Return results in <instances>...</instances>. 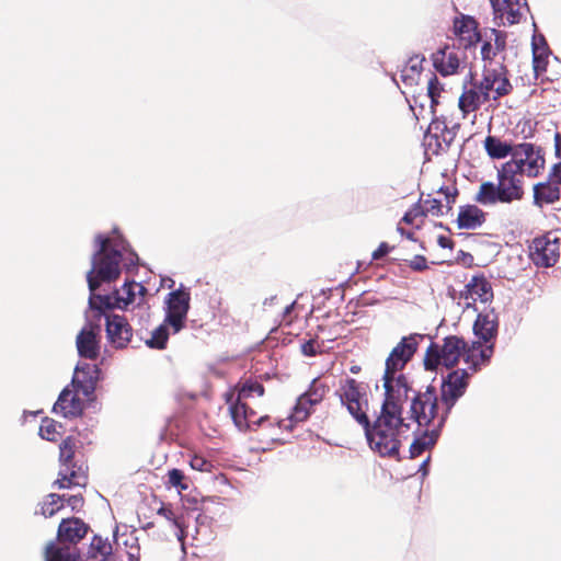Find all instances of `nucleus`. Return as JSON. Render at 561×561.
<instances>
[{
	"instance_id": "f257e3e1",
	"label": "nucleus",
	"mask_w": 561,
	"mask_h": 561,
	"mask_svg": "<svg viewBox=\"0 0 561 561\" xmlns=\"http://www.w3.org/2000/svg\"><path fill=\"white\" fill-rule=\"evenodd\" d=\"M96 252L92 257V267L87 274L91 291L89 304L93 309L117 308L127 309L137 304V307L147 312L148 307L141 305L146 288L136 282H126L112 295H98L96 288L102 282L115 280L121 272L135 267L138 256L124 242L116 232L112 237L98 234L95 237Z\"/></svg>"
},
{
	"instance_id": "f03ea898",
	"label": "nucleus",
	"mask_w": 561,
	"mask_h": 561,
	"mask_svg": "<svg viewBox=\"0 0 561 561\" xmlns=\"http://www.w3.org/2000/svg\"><path fill=\"white\" fill-rule=\"evenodd\" d=\"M405 399L402 386L390 388L375 424L371 427L369 423L363 426L369 447L382 457H397L402 442L413 433L412 424L401 416Z\"/></svg>"
},
{
	"instance_id": "7ed1b4c3",
	"label": "nucleus",
	"mask_w": 561,
	"mask_h": 561,
	"mask_svg": "<svg viewBox=\"0 0 561 561\" xmlns=\"http://www.w3.org/2000/svg\"><path fill=\"white\" fill-rule=\"evenodd\" d=\"M469 374L465 369H457L447 375L442 383V404L434 388L428 387L424 392L414 397L410 412L412 425L427 426L437 420L440 427L456 401L465 393L468 386Z\"/></svg>"
},
{
	"instance_id": "20e7f679",
	"label": "nucleus",
	"mask_w": 561,
	"mask_h": 561,
	"mask_svg": "<svg viewBox=\"0 0 561 561\" xmlns=\"http://www.w3.org/2000/svg\"><path fill=\"white\" fill-rule=\"evenodd\" d=\"M493 354V345H482L472 342L470 345L462 337L450 335L443 340V344L432 343L424 356L426 370H437L440 366L450 368L462 360L469 375L489 363Z\"/></svg>"
},
{
	"instance_id": "39448f33",
	"label": "nucleus",
	"mask_w": 561,
	"mask_h": 561,
	"mask_svg": "<svg viewBox=\"0 0 561 561\" xmlns=\"http://www.w3.org/2000/svg\"><path fill=\"white\" fill-rule=\"evenodd\" d=\"M497 183L483 182L477 194L476 202L490 206L497 203L511 204L520 201L524 196V180L514 171L502 164L496 170Z\"/></svg>"
},
{
	"instance_id": "423d86ee",
	"label": "nucleus",
	"mask_w": 561,
	"mask_h": 561,
	"mask_svg": "<svg viewBox=\"0 0 561 561\" xmlns=\"http://www.w3.org/2000/svg\"><path fill=\"white\" fill-rule=\"evenodd\" d=\"M424 337L421 334H411L402 337L399 344L391 351L387 360L383 374L385 396L390 393V388L402 386L404 389V398H408L409 387L405 377L400 374L408 362L412 358L417 350L420 341Z\"/></svg>"
},
{
	"instance_id": "0eeeda50",
	"label": "nucleus",
	"mask_w": 561,
	"mask_h": 561,
	"mask_svg": "<svg viewBox=\"0 0 561 561\" xmlns=\"http://www.w3.org/2000/svg\"><path fill=\"white\" fill-rule=\"evenodd\" d=\"M264 388L257 382H247L237 392L231 393L227 402L229 403V412L233 423L240 431L251 428L252 425H259L263 422L264 416L255 417L254 410L250 407L249 400L254 397H262Z\"/></svg>"
},
{
	"instance_id": "6e6552de",
	"label": "nucleus",
	"mask_w": 561,
	"mask_h": 561,
	"mask_svg": "<svg viewBox=\"0 0 561 561\" xmlns=\"http://www.w3.org/2000/svg\"><path fill=\"white\" fill-rule=\"evenodd\" d=\"M337 394L342 404L346 407L350 414L358 422V424L367 426L368 398L366 386L355 379L347 378L341 382Z\"/></svg>"
},
{
	"instance_id": "1a4fd4ad",
	"label": "nucleus",
	"mask_w": 561,
	"mask_h": 561,
	"mask_svg": "<svg viewBox=\"0 0 561 561\" xmlns=\"http://www.w3.org/2000/svg\"><path fill=\"white\" fill-rule=\"evenodd\" d=\"M504 164L522 178H536L545 167V158L539 148L524 142L515 146L511 159Z\"/></svg>"
},
{
	"instance_id": "9d476101",
	"label": "nucleus",
	"mask_w": 561,
	"mask_h": 561,
	"mask_svg": "<svg viewBox=\"0 0 561 561\" xmlns=\"http://www.w3.org/2000/svg\"><path fill=\"white\" fill-rule=\"evenodd\" d=\"M191 293L184 286L169 293L164 300V320L170 324L173 334L184 327L190 310Z\"/></svg>"
},
{
	"instance_id": "9b49d317",
	"label": "nucleus",
	"mask_w": 561,
	"mask_h": 561,
	"mask_svg": "<svg viewBox=\"0 0 561 561\" xmlns=\"http://www.w3.org/2000/svg\"><path fill=\"white\" fill-rule=\"evenodd\" d=\"M474 82L491 103H496L502 96L507 95L512 91L506 69L501 64L494 67L484 66L481 79H474Z\"/></svg>"
},
{
	"instance_id": "f8f14e48",
	"label": "nucleus",
	"mask_w": 561,
	"mask_h": 561,
	"mask_svg": "<svg viewBox=\"0 0 561 561\" xmlns=\"http://www.w3.org/2000/svg\"><path fill=\"white\" fill-rule=\"evenodd\" d=\"M75 448L76 444L71 437L64 439L59 446V460L61 466L56 483H58L60 489L70 488L72 485L83 486L87 482V477L81 468L76 470L72 463Z\"/></svg>"
},
{
	"instance_id": "ddd939ff",
	"label": "nucleus",
	"mask_w": 561,
	"mask_h": 561,
	"mask_svg": "<svg viewBox=\"0 0 561 561\" xmlns=\"http://www.w3.org/2000/svg\"><path fill=\"white\" fill-rule=\"evenodd\" d=\"M325 393V387L318 385L314 380L308 391L302 393L293 410V413L286 420H280L278 426L285 430H291L293 423L305 421L309 414L310 409L314 404L321 402Z\"/></svg>"
},
{
	"instance_id": "4468645a",
	"label": "nucleus",
	"mask_w": 561,
	"mask_h": 561,
	"mask_svg": "<svg viewBox=\"0 0 561 561\" xmlns=\"http://www.w3.org/2000/svg\"><path fill=\"white\" fill-rule=\"evenodd\" d=\"M530 255L538 266H553L560 255V241L553 232L536 238L530 245Z\"/></svg>"
},
{
	"instance_id": "2eb2a0df",
	"label": "nucleus",
	"mask_w": 561,
	"mask_h": 561,
	"mask_svg": "<svg viewBox=\"0 0 561 561\" xmlns=\"http://www.w3.org/2000/svg\"><path fill=\"white\" fill-rule=\"evenodd\" d=\"M433 65L442 76H453L466 67L465 54L455 47H444L433 55Z\"/></svg>"
},
{
	"instance_id": "dca6fc26",
	"label": "nucleus",
	"mask_w": 561,
	"mask_h": 561,
	"mask_svg": "<svg viewBox=\"0 0 561 561\" xmlns=\"http://www.w3.org/2000/svg\"><path fill=\"white\" fill-rule=\"evenodd\" d=\"M491 103L485 94L474 82L472 73H470V83L463 84L462 92L458 98V108L462 117L466 118L470 114H474L482 105ZM476 115H473V118Z\"/></svg>"
},
{
	"instance_id": "f3484780",
	"label": "nucleus",
	"mask_w": 561,
	"mask_h": 561,
	"mask_svg": "<svg viewBox=\"0 0 561 561\" xmlns=\"http://www.w3.org/2000/svg\"><path fill=\"white\" fill-rule=\"evenodd\" d=\"M453 32L459 46L466 49L476 45L481 39V35L478 31V22L470 15L459 14L456 16L453 24Z\"/></svg>"
},
{
	"instance_id": "a211bd4d",
	"label": "nucleus",
	"mask_w": 561,
	"mask_h": 561,
	"mask_svg": "<svg viewBox=\"0 0 561 561\" xmlns=\"http://www.w3.org/2000/svg\"><path fill=\"white\" fill-rule=\"evenodd\" d=\"M106 335L116 348L125 347L131 340L133 331L128 321L119 314L106 316Z\"/></svg>"
},
{
	"instance_id": "6ab92c4d",
	"label": "nucleus",
	"mask_w": 561,
	"mask_h": 561,
	"mask_svg": "<svg viewBox=\"0 0 561 561\" xmlns=\"http://www.w3.org/2000/svg\"><path fill=\"white\" fill-rule=\"evenodd\" d=\"M98 379L99 369L95 365L79 364L75 369L72 387L89 398L95 390Z\"/></svg>"
},
{
	"instance_id": "aec40b11",
	"label": "nucleus",
	"mask_w": 561,
	"mask_h": 561,
	"mask_svg": "<svg viewBox=\"0 0 561 561\" xmlns=\"http://www.w3.org/2000/svg\"><path fill=\"white\" fill-rule=\"evenodd\" d=\"M79 392L80 391H77L76 388H65L59 394L57 402L54 404L53 411L64 417H75L80 415L84 405L78 396Z\"/></svg>"
},
{
	"instance_id": "412c9836",
	"label": "nucleus",
	"mask_w": 561,
	"mask_h": 561,
	"mask_svg": "<svg viewBox=\"0 0 561 561\" xmlns=\"http://www.w3.org/2000/svg\"><path fill=\"white\" fill-rule=\"evenodd\" d=\"M99 328L91 324L85 325L77 336V348L79 355L94 359L99 354Z\"/></svg>"
},
{
	"instance_id": "4be33fe9",
	"label": "nucleus",
	"mask_w": 561,
	"mask_h": 561,
	"mask_svg": "<svg viewBox=\"0 0 561 561\" xmlns=\"http://www.w3.org/2000/svg\"><path fill=\"white\" fill-rule=\"evenodd\" d=\"M466 306L469 307L476 301L488 302L492 299L493 293L490 283L484 277H472L466 285L462 293Z\"/></svg>"
},
{
	"instance_id": "5701e85b",
	"label": "nucleus",
	"mask_w": 561,
	"mask_h": 561,
	"mask_svg": "<svg viewBox=\"0 0 561 561\" xmlns=\"http://www.w3.org/2000/svg\"><path fill=\"white\" fill-rule=\"evenodd\" d=\"M490 2L494 12L508 24L519 22L523 16L525 3L520 0H490Z\"/></svg>"
},
{
	"instance_id": "b1692460",
	"label": "nucleus",
	"mask_w": 561,
	"mask_h": 561,
	"mask_svg": "<svg viewBox=\"0 0 561 561\" xmlns=\"http://www.w3.org/2000/svg\"><path fill=\"white\" fill-rule=\"evenodd\" d=\"M88 531V526L79 518L62 519L58 528L60 542L76 543L81 540Z\"/></svg>"
},
{
	"instance_id": "393cba45",
	"label": "nucleus",
	"mask_w": 561,
	"mask_h": 561,
	"mask_svg": "<svg viewBox=\"0 0 561 561\" xmlns=\"http://www.w3.org/2000/svg\"><path fill=\"white\" fill-rule=\"evenodd\" d=\"M560 199L559 184L542 182L534 186V204L538 207L550 205Z\"/></svg>"
},
{
	"instance_id": "a878e982",
	"label": "nucleus",
	"mask_w": 561,
	"mask_h": 561,
	"mask_svg": "<svg viewBox=\"0 0 561 561\" xmlns=\"http://www.w3.org/2000/svg\"><path fill=\"white\" fill-rule=\"evenodd\" d=\"M497 322L493 313H479L473 325L474 334L484 343H489L496 334ZM488 345V344H484Z\"/></svg>"
},
{
	"instance_id": "bb28decb",
	"label": "nucleus",
	"mask_w": 561,
	"mask_h": 561,
	"mask_svg": "<svg viewBox=\"0 0 561 561\" xmlns=\"http://www.w3.org/2000/svg\"><path fill=\"white\" fill-rule=\"evenodd\" d=\"M485 220L484 213L474 205L461 207L458 214L457 222L461 229H476Z\"/></svg>"
},
{
	"instance_id": "cd10ccee",
	"label": "nucleus",
	"mask_w": 561,
	"mask_h": 561,
	"mask_svg": "<svg viewBox=\"0 0 561 561\" xmlns=\"http://www.w3.org/2000/svg\"><path fill=\"white\" fill-rule=\"evenodd\" d=\"M483 148L491 159H504L512 157L515 146L495 136H488L483 141Z\"/></svg>"
},
{
	"instance_id": "c85d7f7f",
	"label": "nucleus",
	"mask_w": 561,
	"mask_h": 561,
	"mask_svg": "<svg viewBox=\"0 0 561 561\" xmlns=\"http://www.w3.org/2000/svg\"><path fill=\"white\" fill-rule=\"evenodd\" d=\"M39 436L49 442H57L62 434V426L55 420L45 417L39 426Z\"/></svg>"
},
{
	"instance_id": "c756f323",
	"label": "nucleus",
	"mask_w": 561,
	"mask_h": 561,
	"mask_svg": "<svg viewBox=\"0 0 561 561\" xmlns=\"http://www.w3.org/2000/svg\"><path fill=\"white\" fill-rule=\"evenodd\" d=\"M64 496L54 493L48 494L39 504V513L44 517H51L64 507Z\"/></svg>"
},
{
	"instance_id": "7c9ffc66",
	"label": "nucleus",
	"mask_w": 561,
	"mask_h": 561,
	"mask_svg": "<svg viewBox=\"0 0 561 561\" xmlns=\"http://www.w3.org/2000/svg\"><path fill=\"white\" fill-rule=\"evenodd\" d=\"M437 438V433L432 431L416 437L410 446V455L412 458L420 456L424 450L431 448Z\"/></svg>"
},
{
	"instance_id": "2f4dec72",
	"label": "nucleus",
	"mask_w": 561,
	"mask_h": 561,
	"mask_svg": "<svg viewBox=\"0 0 561 561\" xmlns=\"http://www.w3.org/2000/svg\"><path fill=\"white\" fill-rule=\"evenodd\" d=\"M170 324L164 320L151 334V337L146 341V344L151 348L162 350L167 345L169 339Z\"/></svg>"
},
{
	"instance_id": "473e14b6",
	"label": "nucleus",
	"mask_w": 561,
	"mask_h": 561,
	"mask_svg": "<svg viewBox=\"0 0 561 561\" xmlns=\"http://www.w3.org/2000/svg\"><path fill=\"white\" fill-rule=\"evenodd\" d=\"M45 561H76V558L70 548L51 542L46 548Z\"/></svg>"
},
{
	"instance_id": "72a5a7b5",
	"label": "nucleus",
	"mask_w": 561,
	"mask_h": 561,
	"mask_svg": "<svg viewBox=\"0 0 561 561\" xmlns=\"http://www.w3.org/2000/svg\"><path fill=\"white\" fill-rule=\"evenodd\" d=\"M112 552V546L107 539L100 536H94L90 545V556L92 558L107 557Z\"/></svg>"
},
{
	"instance_id": "f704fd0d",
	"label": "nucleus",
	"mask_w": 561,
	"mask_h": 561,
	"mask_svg": "<svg viewBox=\"0 0 561 561\" xmlns=\"http://www.w3.org/2000/svg\"><path fill=\"white\" fill-rule=\"evenodd\" d=\"M410 66L405 67L401 71V78L403 81L408 82L409 84L416 83L419 80V77L421 75V60L412 59L410 61Z\"/></svg>"
},
{
	"instance_id": "c9c22d12",
	"label": "nucleus",
	"mask_w": 561,
	"mask_h": 561,
	"mask_svg": "<svg viewBox=\"0 0 561 561\" xmlns=\"http://www.w3.org/2000/svg\"><path fill=\"white\" fill-rule=\"evenodd\" d=\"M443 204L436 198H426L422 202L421 211L425 215L440 216L443 215Z\"/></svg>"
},
{
	"instance_id": "e433bc0d",
	"label": "nucleus",
	"mask_w": 561,
	"mask_h": 561,
	"mask_svg": "<svg viewBox=\"0 0 561 561\" xmlns=\"http://www.w3.org/2000/svg\"><path fill=\"white\" fill-rule=\"evenodd\" d=\"M158 514L162 517H164L165 519L172 522L174 524L175 527L179 528V533H178V539L180 541L183 540L184 536H185V533H184V529L182 527V524L181 522L176 518L174 512L172 511L171 507L169 506H161L159 510H158Z\"/></svg>"
},
{
	"instance_id": "4c0bfd02",
	"label": "nucleus",
	"mask_w": 561,
	"mask_h": 561,
	"mask_svg": "<svg viewBox=\"0 0 561 561\" xmlns=\"http://www.w3.org/2000/svg\"><path fill=\"white\" fill-rule=\"evenodd\" d=\"M444 92L442 84L436 77H431L427 80V94L431 99L432 105L438 104V99Z\"/></svg>"
},
{
	"instance_id": "58836bf2",
	"label": "nucleus",
	"mask_w": 561,
	"mask_h": 561,
	"mask_svg": "<svg viewBox=\"0 0 561 561\" xmlns=\"http://www.w3.org/2000/svg\"><path fill=\"white\" fill-rule=\"evenodd\" d=\"M184 473L179 469H172L168 472V482L171 486L178 489L179 493L186 490L188 485L184 483Z\"/></svg>"
},
{
	"instance_id": "ea45409f",
	"label": "nucleus",
	"mask_w": 561,
	"mask_h": 561,
	"mask_svg": "<svg viewBox=\"0 0 561 561\" xmlns=\"http://www.w3.org/2000/svg\"><path fill=\"white\" fill-rule=\"evenodd\" d=\"M545 48H540L534 43V68L536 71L543 70L546 67V61L543 58Z\"/></svg>"
},
{
	"instance_id": "a19ab883",
	"label": "nucleus",
	"mask_w": 561,
	"mask_h": 561,
	"mask_svg": "<svg viewBox=\"0 0 561 561\" xmlns=\"http://www.w3.org/2000/svg\"><path fill=\"white\" fill-rule=\"evenodd\" d=\"M496 55H497V51L492 46V42L486 41L482 44L481 57H482L483 61H492Z\"/></svg>"
},
{
	"instance_id": "79ce46f5",
	"label": "nucleus",
	"mask_w": 561,
	"mask_h": 561,
	"mask_svg": "<svg viewBox=\"0 0 561 561\" xmlns=\"http://www.w3.org/2000/svg\"><path fill=\"white\" fill-rule=\"evenodd\" d=\"M190 465H191L192 469L197 470V471H209V469H210V463L205 458H203L201 456H194L191 459Z\"/></svg>"
},
{
	"instance_id": "37998d69",
	"label": "nucleus",
	"mask_w": 561,
	"mask_h": 561,
	"mask_svg": "<svg viewBox=\"0 0 561 561\" xmlns=\"http://www.w3.org/2000/svg\"><path fill=\"white\" fill-rule=\"evenodd\" d=\"M318 347H319L318 343L314 342L313 340H310L302 344L301 352L306 356H313L317 354Z\"/></svg>"
},
{
	"instance_id": "c03bdc74",
	"label": "nucleus",
	"mask_w": 561,
	"mask_h": 561,
	"mask_svg": "<svg viewBox=\"0 0 561 561\" xmlns=\"http://www.w3.org/2000/svg\"><path fill=\"white\" fill-rule=\"evenodd\" d=\"M492 33L494 35V42L492 43V46L497 53H500L505 47V38L502 34L495 32L494 30L492 31Z\"/></svg>"
},
{
	"instance_id": "a18cd8bd",
	"label": "nucleus",
	"mask_w": 561,
	"mask_h": 561,
	"mask_svg": "<svg viewBox=\"0 0 561 561\" xmlns=\"http://www.w3.org/2000/svg\"><path fill=\"white\" fill-rule=\"evenodd\" d=\"M410 266L415 271H422L426 267V260L421 255H416L410 261Z\"/></svg>"
},
{
	"instance_id": "49530a36",
	"label": "nucleus",
	"mask_w": 561,
	"mask_h": 561,
	"mask_svg": "<svg viewBox=\"0 0 561 561\" xmlns=\"http://www.w3.org/2000/svg\"><path fill=\"white\" fill-rule=\"evenodd\" d=\"M67 503L71 507V510L78 511L83 505V499L81 495H72L67 499Z\"/></svg>"
},
{
	"instance_id": "de8ad7c7",
	"label": "nucleus",
	"mask_w": 561,
	"mask_h": 561,
	"mask_svg": "<svg viewBox=\"0 0 561 561\" xmlns=\"http://www.w3.org/2000/svg\"><path fill=\"white\" fill-rule=\"evenodd\" d=\"M389 252V245L387 243H381L374 252L373 259L379 260L385 256Z\"/></svg>"
},
{
	"instance_id": "09e8293b",
	"label": "nucleus",
	"mask_w": 561,
	"mask_h": 561,
	"mask_svg": "<svg viewBox=\"0 0 561 561\" xmlns=\"http://www.w3.org/2000/svg\"><path fill=\"white\" fill-rule=\"evenodd\" d=\"M420 213H421V211L419 210V208L412 209V210L408 211V213L404 215L403 220H404L407 224H413V222H414L415 217H416Z\"/></svg>"
},
{
	"instance_id": "8fccbe9b",
	"label": "nucleus",
	"mask_w": 561,
	"mask_h": 561,
	"mask_svg": "<svg viewBox=\"0 0 561 561\" xmlns=\"http://www.w3.org/2000/svg\"><path fill=\"white\" fill-rule=\"evenodd\" d=\"M127 554H128L129 561H138L139 560L138 547L131 546L130 551H128Z\"/></svg>"
},
{
	"instance_id": "3c124183",
	"label": "nucleus",
	"mask_w": 561,
	"mask_h": 561,
	"mask_svg": "<svg viewBox=\"0 0 561 561\" xmlns=\"http://www.w3.org/2000/svg\"><path fill=\"white\" fill-rule=\"evenodd\" d=\"M438 243L443 248H447L448 247V240L445 237H439Z\"/></svg>"
},
{
	"instance_id": "603ef678",
	"label": "nucleus",
	"mask_w": 561,
	"mask_h": 561,
	"mask_svg": "<svg viewBox=\"0 0 561 561\" xmlns=\"http://www.w3.org/2000/svg\"><path fill=\"white\" fill-rule=\"evenodd\" d=\"M448 136L449 138H444V140L446 141V147H448L449 142L453 140V137L450 136V133H448Z\"/></svg>"
}]
</instances>
